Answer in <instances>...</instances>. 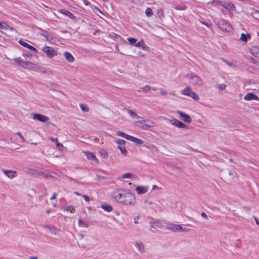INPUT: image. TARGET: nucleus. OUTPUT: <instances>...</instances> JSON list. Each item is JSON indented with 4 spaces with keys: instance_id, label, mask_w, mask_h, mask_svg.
I'll list each match as a JSON object with an SVG mask.
<instances>
[{
    "instance_id": "9d476101",
    "label": "nucleus",
    "mask_w": 259,
    "mask_h": 259,
    "mask_svg": "<svg viewBox=\"0 0 259 259\" xmlns=\"http://www.w3.org/2000/svg\"><path fill=\"white\" fill-rule=\"evenodd\" d=\"M190 83L197 86H201L202 84L201 79L197 75H193L190 78Z\"/></svg>"
},
{
    "instance_id": "a19ab883",
    "label": "nucleus",
    "mask_w": 259,
    "mask_h": 259,
    "mask_svg": "<svg viewBox=\"0 0 259 259\" xmlns=\"http://www.w3.org/2000/svg\"><path fill=\"white\" fill-rule=\"evenodd\" d=\"M144 43V40L143 39H141L140 41L135 44V46L136 47H142V46H143Z\"/></svg>"
},
{
    "instance_id": "0e129e2a",
    "label": "nucleus",
    "mask_w": 259,
    "mask_h": 259,
    "mask_svg": "<svg viewBox=\"0 0 259 259\" xmlns=\"http://www.w3.org/2000/svg\"><path fill=\"white\" fill-rule=\"evenodd\" d=\"M97 10L101 14H103L102 12L98 8H96Z\"/></svg>"
},
{
    "instance_id": "f257e3e1",
    "label": "nucleus",
    "mask_w": 259,
    "mask_h": 259,
    "mask_svg": "<svg viewBox=\"0 0 259 259\" xmlns=\"http://www.w3.org/2000/svg\"><path fill=\"white\" fill-rule=\"evenodd\" d=\"M113 198L118 202L127 206H134L136 199L134 194L129 191L118 190L113 192Z\"/></svg>"
},
{
    "instance_id": "39448f33",
    "label": "nucleus",
    "mask_w": 259,
    "mask_h": 259,
    "mask_svg": "<svg viewBox=\"0 0 259 259\" xmlns=\"http://www.w3.org/2000/svg\"><path fill=\"white\" fill-rule=\"evenodd\" d=\"M169 121L171 124L174 125L178 128L182 129H187V126L182 122L176 119L175 118H171L169 120Z\"/></svg>"
},
{
    "instance_id": "dca6fc26",
    "label": "nucleus",
    "mask_w": 259,
    "mask_h": 259,
    "mask_svg": "<svg viewBox=\"0 0 259 259\" xmlns=\"http://www.w3.org/2000/svg\"><path fill=\"white\" fill-rule=\"evenodd\" d=\"M148 189V186H140L136 187V191L138 194H143L147 192Z\"/></svg>"
},
{
    "instance_id": "423d86ee",
    "label": "nucleus",
    "mask_w": 259,
    "mask_h": 259,
    "mask_svg": "<svg viewBox=\"0 0 259 259\" xmlns=\"http://www.w3.org/2000/svg\"><path fill=\"white\" fill-rule=\"evenodd\" d=\"M220 28L223 31H230L232 30L231 26L225 20H221L218 22Z\"/></svg>"
},
{
    "instance_id": "2eb2a0df",
    "label": "nucleus",
    "mask_w": 259,
    "mask_h": 259,
    "mask_svg": "<svg viewBox=\"0 0 259 259\" xmlns=\"http://www.w3.org/2000/svg\"><path fill=\"white\" fill-rule=\"evenodd\" d=\"M2 171L9 178L13 179L17 176L16 171H12L10 170L2 169Z\"/></svg>"
},
{
    "instance_id": "6ab92c4d",
    "label": "nucleus",
    "mask_w": 259,
    "mask_h": 259,
    "mask_svg": "<svg viewBox=\"0 0 259 259\" xmlns=\"http://www.w3.org/2000/svg\"><path fill=\"white\" fill-rule=\"evenodd\" d=\"M39 34L44 36L48 40H53L54 38V37L52 34H51L50 33L46 31H43L41 33H40Z\"/></svg>"
},
{
    "instance_id": "774afa93",
    "label": "nucleus",
    "mask_w": 259,
    "mask_h": 259,
    "mask_svg": "<svg viewBox=\"0 0 259 259\" xmlns=\"http://www.w3.org/2000/svg\"><path fill=\"white\" fill-rule=\"evenodd\" d=\"M203 24H204V25H205L207 26H208V25L207 24L205 23H203Z\"/></svg>"
},
{
    "instance_id": "0eeeda50",
    "label": "nucleus",
    "mask_w": 259,
    "mask_h": 259,
    "mask_svg": "<svg viewBox=\"0 0 259 259\" xmlns=\"http://www.w3.org/2000/svg\"><path fill=\"white\" fill-rule=\"evenodd\" d=\"M167 229L171 230L173 232H185L186 231V228H183V227L179 225L171 224L166 227Z\"/></svg>"
},
{
    "instance_id": "c03bdc74",
    "label": "nucleus",
    "mask_w": 259,
    "mask_h": 259,
    "mask_svg": "<svg viewBox=\"0 0 259 259\" xmlns=\"http://www.w3.org/2000/svg\"><path fill=\"white\" fill-rule=\"evenodd\" d=\"M154 228H162V224L159 222H156L154 224Z\"/></svg>"
},
{
    "instance_id": "79ce46f5",
    "label": "nucleus",
    "mask_w": 259,
    "mask_h": 259,
    "mask_svg": "<svg viewBox=\"0 0 259 259\" xmlns=\"http://www.w3.org/2000/svg\"><path fill=\"white\" fill-rule=\"evenodd\" d=\"M66 209L68 211H69L71 212H73L75 210V209L73 206H68L66 207Z\"/></svg>"
},
{
    "instance_id": "864d4df0",
    "label": "nucleus",
    "mask_w": 259,
    "mask_h": 259,
    "mask_svg": "<svg viewBox=\"0 0 259 259\" xmlns=\"http://www.w3.org/2000/svg\"><path fill=\"white\" fill-rule=\"evenodd\" d=\"M142 88H144L143 90H145V91H150L151 89L150 87L147 85H146L144 87H143Z\"/></svg>"
},
{
    "instance_id": "bf43d9fd",
    "label": "nucleus",
    "mask_w": 259,
    "mask_h": 259,
    "mask_svg": "<svg viewBox=\"0 0 259 259\" xmlns=\"http://www.w3.org/2000/svg\"><path fill=\"white\" fill-rule=\"evenodd\" d=\"M56 197V193H54L53 194V195L52 196V197L51 198V199L53 200V199H55Z\"/></svg>"
},
{
    "instance_id": "7c9ffc66",
    "label": "nucleus",
    "mask_w": 259,
    "mask_h": 259,
    "mask_svg": "<svg viewBox=\"0 0 259 259\" xmlns=\"http://www.w3.org/2000/svg\"><path fill=\"white\" fill-rule=\"evenodd\" d=\"M101 207L105 211L107 212H110L112 210V207L109 205H102Z\"/></svg>"
},
{
    "instance_id": "4c0bfd02",
    "label": "nucleus",
    "mask_w": 259,
    "mask_h": 259,
    "mask_svg": "<svg viewBox=\"0 0 259 259\" xmlns=\"http://www.w3.org/2000/svg\"><path fill=\"white\" fill-rule=\"evenodd\" d=\"M146 124H148V127H152L155 126L156 123L153 121L148 120L146 121Z\"/></svg>"
},
{
    "instance_id": "c9c22d12",
    "label": "nucleus",
    "mask_w": 259,
    "mask_h": 259,
    "mask_svg": "<svg viewBox=\"0 0 259 259\" xmlns=\"http://www.w3.org/2000/svg\"><path fill=\"white\" fill-rule=\"evenodd\" d=\"M132 176V174L130 172H127L123 174L121 176V178L123 179H130Z\"/></svg>"
},
{
    "instance_id": "9b49d317",
    "label": "nucleus",
    "mask_w": 259,
    "mask_h": 259,
    "mask_svg": "<svg viewBox=\"0 0 259 259\" xmlns=\"http://www.w3.org/2000/svg\"><path fill=\"white\" fill-rule=\"evenodd\" d=\"M134 245L140 253L143 254L145 253V246L142 241H136L134 243Z\"/></svg>"
},
{
    "instance_id": "72a5a7b5",
    "label": "nucleus",
    "mask_w": 259,
    "mask_h": 259,
    "mask_svg": "<svg viewBox=\"0 0 259 259\" xmlns=\"http://www.w3.org/2000/svg\"><path fill=\"white\" fill-rule=\"evenodd\" d=\"M156 14L160 19H162L164 17L163 11L161 9H158L156 11Z\"/></svg>"
},
{
    "instance_id": "8fccbe9b",
    "label": "nucleus",
    "mask_w": 259,
    "mask_h": 259,
    "mask_svg": "<svg viewBox=\"0 0 259 259\" xmlns=\"http://www.w3.org/2000/svg\"><path fill=\"white\" fill-rule=\"evenodd\" d=\"M160 93L161 94V95H165L166 94V92L165 90L162 89H160Z\"/></svg>"
},
{
    "instance_id": "e2e57ef3",
    "label": "nucleus",
    "mask_w": 259,
    "mask_h": 259,
    "mask_svg": "<svg viewBox=\"0 0 259 259\" xmlns=\"http://www.w3.org/2000/svg\"><path fill=\"white\" fill-rule=\"evenodd\" d=\"M30 259H38L36 256H31Z\"/></svg>"
},
{
    "instance_id": "6e6552de",
    "label": "nucleus",
    "mask_w": 259,
    "mask_h": 259,
    "mask_svg": "<svg viewBox=\"0 0 259 259\" xmlns=\"http://www.w3.org/2000/svg\"><path fill=\"white\" fill-rule=\"evenodd\" d=\"M177 113L180 116L181 119L186 123H190L192 121V119L191 117L187 114L186 113L177 110Z\"/></svg>"
},
{
    "instance_id": "a211bd4d",
    "label": "nucleus",
    "mask_w": 259,
    "mask_h": 259,
    "mask_svg": "<svg viewBox=\"0 0 259 259\" xmlns=\"http://www.w3.org/2000/svg\"><path fill=\"white\" fill-rule=\"evenodd\" d=\"M14 61L17 65L24 68L25 65H26V62L23 60L20 57H18L14 59Z\"/></svg>"
},
{
    "instance_id": "f03ea898",
    "label": "nucleus",
    "mask_w": 259,
    "mask_h": 259,
    "mask_svg": "<svg viewBox=\"0 0 259 259\" xmlns=\"http://www.w3.org/2000/svg\"><path fill=\"white\" fill-rule=\"evenodd\" d=\"M181 93L184 95L192 98L195 101H198L199 99V96L192 91L191 88L189 87L185 88L184 90L181 91Z\"/></svg>"
},
{
    "instance_id": "393cba45",
    "label": "nucleus",
    "mask_w": 259,
    "mask_h": 259,
    "mask_svg": "<svg viewBox=\"0 0 259 259\" xmlns=\"http://www.w3.org/2000/svg\"><path fill=\"white\" fill-rule=\"evenodd\" d=\"M78 224L79 227H81V228H87L89 226V224L88 222H87L81 219L78 220Z\"/></svg>"
},
{
    "instance_id": "b1692460",
    "label": "nucleus",
    "mask_w": 259,
    "mask_h": 259,
    "mask_svg": "<svg viewBox=\"0 0 259 259\" xmlns=\"http://www.w3.org/2000/svg\"><path fill=\"white\" fill-rule=\"evenodd\" d=\"M251 53L254 56L259 57V47L254 46L251 48Z\"/></svg>"
},
{
    "instance_id": "5701e85b",
    "label": "nucleus",
    "mask_w": 259,
    "mask_h": 259,
    "mask_svg": "<svg viewBox=\"0 0 259 259\" xmlns=\"http://www.w3.org/2000/svg\"><path fill=\"white\" fill-rule=\"evenodd\" d=\"M222 6L230 10H233L235 8L234 5L231 3L224 2Z\"/></svg>"
},
{
    "instance_id": "e433bc0d",
    "label": "nucleus",
    "mask_w": 259,
    "mask_h": 259,
    "mask_svg": "<svg viewBox=\"0 0 259 259\" xmlns=\"http://www.w3.org/2000/svg\"><path fill=\"white\" fill-rule=\"evenodd\" d=\"M114 142L118 144L119 145L118 146L123 145L126 143L125 141L120 139L115 140Z\"/></svg>"
},
{
    "instance_id": "ea45409f",
    "label": "nucleus",
    "mask_w": 259,
    "mask_h": 259,
    "mask_svg": "<svg viewBox=\"0 0 259 259\" xmlns=\"http://www.w3.org/2000/svg\"><path fill=\"white\" fill-rule=\"evenodd\" d=\"M127 40L131 44H136V43L137 42V39L133 37H128V38H127Z\"/></svg>"
},
{
    "instance_id": "4be33fe9",
    "label": "nucleus",
    "mask_w": 259,
    "mask_h": 259,
    "mask_svg": "<svg viewBox=\"0 0 259 259\" xmlns=\"http://www.w3.org/2000/svg\"><path fill=\"white\" fill-rule=\"evenodd\" d=\"M59 12L67 16L71 19H73L74 18V15L68 10L65 9H61L59 10Z\"/></svg>"
},
{
    "instance_id": "f8f14e48",
    "label": "nucleus",
    "mask_w": 259,
    "mask_h": 259,
    "mask_svg": "<svg viewBox=\"0 0 259 259\" xmlns=\"http://www.w3.org/2000/svg\"><path fill=\"white\" fill-rule=\"evenodd\" d=\"M24 68L31 70L37 71L39 69V66L32 62L27 61L26 62V65Z\"/></svg>"
},
{
    "instance_id": "3c124183",
    "label": "nucleus",
    "mask_w": 259,
    "mask_h": 259,
    "mask_svg": "<svg viewBox=\"0 0 259 259\" xmlns=\"http://www.w3.org/2000/svg\"><path fill=\"white\" fill-rule=\"evenodd\" d=\"M139 219H140L139 216H137V217H135L134 219V223L135 224H138L139 223Z\"/></svg>"
},
{
    "instance_id": "680f3d73",
    "label": "nucleus",
    "mask_w": 259,
    "mask_h": 259,
    "mask_svg": "<svg viewBox=\"0 0 259 259\" xmlns=\"http://www.w3.org/2000/svg\"><path fill=\"white\" fill-rule=\"evenodd\" d=\"M74 194H75L76 195H77V196H80L81 195L77 192H74Z\"/></svg>"
},
{
    "instance_id": "58836bf2",
    "label": "nucleus",
    "mask_w": 259,
    "mask_h": 259,
    "mask_svg": "<svg viewBox=\"0 0 259 259\" xmlns=\"http://www.w3.org/2000/svg\"><path fill=\"white\" fill-rule=\"evenodd\" d=\"M79 106L80 107V108L81 109V110L84 112H87L89 111V108H88L87 106H86L85 105L82 104H80L79 105Z\"/></svg>"
},
{
    "instance_id": "c756f323",
    "label": "nucleus",
    "mask_w": 259,
    "mask_h": 259,
    "mask_svg": "<svg viewBox=\"0 0 259 259\" xmlns=\"http://www.w3.org/2000/svg\"><path fill=\"white\" fill-rule=\"evenodd\" d=\"M117 149H118L122 154H123L124 156H126L127 153V151L125 149V148L124 146H118L117 147Z\"/></svg>"
},
{
    "instance_id": "cd10ccee",
    "label": "nucleus",
    "mask_w": 259,
    "mask_h": 259,
    "mask_svg": "<svg viewBox=\"0 0 259 259\" xmlns=\"http://www.w3.org/2000/svg\"><path fill=\"white\" fill-rule=\"evenodd\" d=\"M116 135L118 136L124 138L128 140H129L130 137L131 136L130 135H127V134H125L124 133L120 132V131H117L116 132Z\"/></svg>"
},
{
    "instance_id": "6e6d98bb",
    "label": "nucleus",
    "mask_w": 259,
    "mask_h": 259,
    "mask_svg": "<svg viewBox=\"0 0 259 259\" xmlns=\"http://www.w3.org/2000/svg\"><path fill=\"white\" fill-rule=\"evenodd\" d=\"M201 215L202 216V217H203V218L205 219H207V214L204 212H201Z\"/></svg>"
},
{
    "instance_id": "4d7b16f0",
    "label": "nucleus",
    "mask_w": 259,
    "mask_h": 259,
    "mask_svg": "<svg viewBox=\"0 0 259 259\" xmlns=\"http://www.w3.org/2000/svg\"><path fill=\"white\" fill-rule=\"evenodd\" d=\"M160 188L157 187L156 185H153L152 190L154 191L155 190L160 189Z\"/></svg>"
},
{
    "instance_id": "aec40b11",
    "label": "nucleus",
    "mask_w": 259,
    "mask_h": 259,
    "mask_svg": "<svg viewBox=\"0 0 259 259\" xmlns=\"http://www.w3.org/2000/svg\"><path fill=\"white\" fill-rule=\"evenodd\" d=\"M64 56L65 57L66 60L69 63H72L74 60V58L73 56L68 52H65L64 53Z\"/></svg>"
},
{
    "instance_id": "052dcab7",
    "label": "nucleus",
    "mask_w": 259,
    "mask_h": 259,
    "mask_svg": "<svg viewBox=\"0 0 259 259\" xmlns=\"http://www.w3.org/2000/svg\"><path fill=\"white\" fill-rule=\"evenodd\" d=\"M143 89H144V88H140V89L138 90V92L139 93H141V92H142L143 91Z\"/></svg>"
},
{
    "instance_id": "bb28decb",
    "label": "nucleus",
    "mask_w": 259,
    "mask_h": 259,
    "mask_svg": "<svg viewBox=\"0 0 259 259\" xmlns=\"http://www.w3.org/2000/svg\"><path fill=\"white\" fill-rule=\"evenodd\" d=\"M250 38V34H249L248 33H247V34L242 33L241 34L240 40L243 42H246L247 41V39H249Z\"/></svg>"
},
{
    "instance_id": "09e8293b",
    "label": "nucleus",
    "mask_w": 259,
    "mask_h": 259,
    "mask_svg": "<svg viewBox=\"0 0 259 259\" xmlns=\"http://www.w3.org/2000/svg\"><path fill=\"white\" fill-rule=\"evenodd\" d=\"M142 48L143 50H145V51H148L149 49V47H148L147 46H146L144 43L143 44V46H142Z\"/></svg>"
},
{
    "instance_id": "20e7f679",
    "label": "nucleus",
    "mask_w": 259,
    "mask_h": 259,
    "mask_svg": "<svg viewBox=\"0 0 259 259\" xmlns=\"http://www.w3.org/2000/svg\"><path fill=\"white\" fill-rule=\"evenodd\" d=\"M32 119L35 121H39L42 123L47 122L49 118L42 114L35 113L32 115Z\"/></svg>"
},
{
    "instance_id": "2f4dec72",
    "label": "nucleus",
    "mask_w": 259,
    "mask_h": 259,
    "mask_svg": "<svg viewBox=\"0 0 259 259\" xmlns=\"http://www.w3.org/2000/svg\"><path fill=\"white\" fill-rule=\"evenodd\" d=\"M144 121H145L144 120ZM144 121H139L137 122V123L141 124V128L144 130H147L149 127H148V124L146 123H143Z\"/></svg>"
},
{
    "instance_id": "de8ad7c7",
    "label": "nucleus",
    "mask_w": 259,
    "mask_h": 259,
    "mask_svg": "<svg viewBox=\"0 0 259 259\" xmlns=\"http://www.w3.org/2000/svg\"><path fill=\"white\" fill-rule=\"evenodd\" d=\"M221 60H222V61L223 62H225L227 65H228V66H232V65H233L232 63L229 62H228V61H226V60L225 59H224V58H222V59H221Z\"/></svg>"
},
{
    "instance_id": "37998d69",
    "label": "nucleus",
    "mask_w": 259,
    "mask_h": 259,
    "mask_svg": "<svg viewBox=\"0 0 259 259\" xmlns=\"http://www.w3.org/2000/svg\"><path fill=\"white\" fill-rule=\"evenodd\" d=\"M226 85L224 83L220 84L217 86V88L219 90H224L226 88Z\"/></svg>"
},
{
    "instance_id": "7ed1b4c3",
    "label": "nucleus",
    "mask_w": 259,
    "mask_h": 259,
    "mask_svg": "<svg viewBox=\"0 0 259 259\" xmlns=\"http://www.w3.org/2000/svg\"><path fill=\"white\" fill-rule=\"evenodd\" d=\"M42 51L46 54L49 58H53L56 54V52L52 47L45 46L42 48Z\"/></svg>"
},
{
    "instance_id": "5fc2aeb1",
    "label": "nucleus",
    "mask_w": 259,
    "mask_h": 259,
    "mask_svg": "<svg viewBox=\"0 0 259 259\" xmlns=\"http://www.w3.org/2000/svg\"><path fill=\"white\" fill-rule=\"evenodd\" d=\"M82 197H83L84 200L87 202H89L90 201V198L87 195H83Z\"/></svg>"
},
{
    "instance_id": "a18cd8bd",
    "label": "nucleus",
    "mask_w": 259,
    "mask_h": 259,
    "mask_svg": "<svg viewBox=\"0 0 259 259\" xmlns=\"http://www.w3.org/2000/svg\"><path fill=\"white\" fill-rule=\"evenodd\" d=\"M175 9L178 10H184L186 9V7L185 6L176 7Z\"/></svg>"
},
{
    "instance_id": "412c9836",
    "label": "nucleus",
    "mask_w": 259,
    "mask_h": 259,
    "mask_svg": "<svg viewBox=\"0 0 259 259\" xmlns=\"http://www.w3.org/2000/svg\"><path fill=\"white\" fill-rule=\"evenodd\" d=\"M128 140L132 141L133 142L135 143L136 144L138 145H141L143 143V141L142 140L133 137L132 136H130Z\"/></svg>"
},
{
    "instance_id": "49530a36",
    "label": "nucleus",
    "mask_w": 259,
    "mask_h": 259,
    "mask_svg": "<svg viewBox=\"0 0 259 259\" xmlns=\"http://www.w3.org/2000/svg\"><path fill=\"white\" fill-rule=\"evenodd\" d=\"M16 135L19 137L20 138V139H21L22 141L23 142H25V139L23 137V136H22V134L20 132H17L16 133Z\"/></svg>"
},
{
    "instance_id": "338daca9",
    "label": "nucleus",
    "mask_w": 259,
    "mask_h": 259,
    "mask_svg": "<svg viewBox=\"0 0 259 259\" xmlns=\"http://www.w3.org/2000/svg\"><path fill=\"white\" fill-rule=\"evenodd\" d=\"M104 2H108V0H102Z\"/></svg>"
},
{
    "instance_id": "473e14b6",
    "label": "nucleus",
    "mask_w": 259,
    "mask_h": 259,
    "mask_svg": "<svg viewBox=\"0 0 259 259\" xmlns=\"http://www.w3.org/2000/svg\"><path fill=\"white\" fill-rule=\"evenodd\" d=\"M99 153L100 154L101 156L104 158H106L108 157V153L104 149H101L99 151Z\"/></svg>"
},
{
    "instance_id": "c85d7f7f",
    "label": "nucleus",
    "mask_w": 259,
    "mask_h": 259,
    "mask_svg": "<svg viewBox=\"0 0 259 259\" xmlns=\"http://www.w3.org/2000/svg\"><path fill=\"white\" fill-rule=\"evenodd\" d=\"M128 113L130 115V116L134 119H139L140 117L135 112H134L133 110H128Z\"/></svg>"
},
{
    "instance_id": "ddd939ff",
    "label": "nucleus",
    "mask_w": 259,
    "mask_h": 259,
    "mask_svg": "<svg viewBox=\"0 0 259 259\" xmlns=\"http://www.w3.org/2000/svg\"><path fill=\"white\" fill-rule=\"evenodd\" d=\"M19 44L24 47L28 49L30 51L33 52L34 53H37V50L36 49L22 40L19 41Z\"/></svg>"
},
{
    "instance_id": "603ef678",
    "label": "nucleus",
    "mask_w": 259,
    "mask_h": 259,
    "mask_svg": "<svg viewBox=\"0 0 259 259\" xmlns=\"http://www.w3.org/2000/svg\"><path fill=\"white\" fill-rule=\"evenodd\" d=\"M213 2L215 3V4H217L218 5H220L221 6H222V5H223V3L222 2L219 1V0H213Z\"/></svg>"
},
{
    "instance_id": "f3484780",
    "label": "nucleus",
    "mask_w": 259,
    "mask_h": 259,
    "mask_svg": "<svg viewBox=\"0 0 259 259\" xmlns=\"http://www.w3.org/2000/svg\"><path fill=\"white\" fill-rule=\"evenodd\" d=\"M0 29L13 31L14 28L8 25L6 22L0 21Z\"/></svg>"
},
{
    "instance_id": "f704fd0d",
    "label": "nucleus",
    "mask_w": 259,
    "mask_h": 259,
    "mask_svg": "<svg viewBox=\"0 0 259 259\" xmlns=\"http://www.w3.org/2000/svg\"><path fill=\"white\" fill-rule=\"evenodd\" d=\"M145 14L147 17H150L153 15V11L150 8H147L145 11Z\"/></svg>"
},
{
    "instance_id": "13d9d810",
    "label": "nucleus",
    "mask_w": 259,
    "mask_h": 259,
    "mask_svg": "<svg viewBox=\"0 0 259 259\" xmlns=\"http://www.w3.org/2000/svg\"><path fill=\"white\" fill-rule=\"evenodd\" d=\"M254 220H255L256 224L259 225V220L256 217H254Z\"/></svg>"
},
{
    "instance_id": "1a4fd4ad",
    "label": "nucleus",
    "mask_w": 259,
    "mask_h": 259,
    "mask_svg": "<svg viewBox=\"0 0 259 259\" xmlns=\"http://www.w3.org/2000/svg\"><path fill=\"white\" fill-rule=\"evenodd\" d=\"M83 153L86 155L88 159L91 160L92 162V163H98V159L93 152L83 151Z\"/></svg>"
},
{
    "instance_id": "4468645a",
    "label": "nucleus",
    "mask_w": 259,
    "mask_h": 259,
    "mask_svg": "<svg viewBox=\"0 0 259 259\" xmlns=\"http://www.w3.org/2000/svg\"><path fill=\"white\" fill-rule=\"evenodd\" d=\"M245 100L250 101V100H256L259 101V98L255 94L252 93H247L244 98Z\"/></svg>"
},
{
    "instance_id": "69168bd1",
    "label": "nucleus",
    "mask_w": 259,
    "mask_h": 259,
    "mask_svg": "<svg viewBox=\"0 0 259 259\" xmlns=\"http://www.w3.org/2000/svg\"><path fill=\"white\" fill-rule=\"evenodd\" d=\"M23 56H27V57H31V56H32V55H30V56H29V55H25V54H23Z\"/></svg>"
},
{
    "instance_id": "a878e982",
    "label": "nucleus",
    "mask_w": 259,
    "mask_h": 259,
    "mask_svg": "<svg viewBox=\"0 0 259 259\" xmlns=\"http://www.w3.org/2000/svg\"><path fill=\"white\" fill-rule=\"evenodd\" d=\"M49 139L51 141H52V142H54L55 143H56V146L58 148H63V145L58 142V140L57 139L54 138H53V137H50Z\"/></svg>"
}]
</instances>
